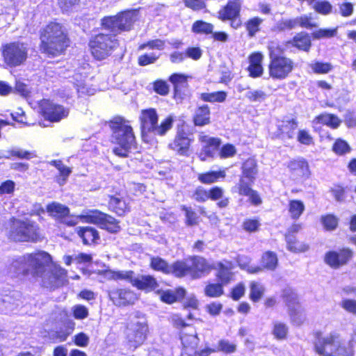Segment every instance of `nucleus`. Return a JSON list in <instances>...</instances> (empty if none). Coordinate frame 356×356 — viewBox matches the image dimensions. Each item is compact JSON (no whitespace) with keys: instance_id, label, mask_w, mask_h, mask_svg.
<instances>
[{"instance_id":"obj_1","label":"nucleus","mask_w":356,"mask_h":356,"mask_svg":"<svg viewBox=\"0 0 356 356\" xmlns=\"http://www.w3.org/2000/svg\"><path fill=\"white\" fill-rule=\"evenodd\" d=\"M9 272L13 276L31 275L40 279L47 288L62 284L66 278L67 270L52 262L51 255L44 251L29 253L14 260Z\"/></svg>"},{"instance_id":"obj_2","label":"nucleus","mask_w":356,"mask_h":356,"mask_svg":"<svg viewBox=\"0 0 356 356\" xmlns=\"http://www.w3.org/2000/svg\"><path fill=\"white\" fill-rule=\"evenodd\" d=\"M267 49L270 59L268 65L269 76L277 80L287 78L294 69L295 64L293 60L282 55L284 49L279 41H270Z\"/></svg>"},{"instance_id":"obj_3","label":"nucleus","mask_w":356,"mask_h":356,"mask_svg":"<svg viewBox=\"0 0 356 356\" xmlns=\"http://www.w3.org/2000/svg\"><path fill=\"white\" fill-rule=\"evenodd\" d=\"M113 131V142L118 146L113 148L115 154L126 157L134 146L135 136L129 121L122 118H116L111 122Z\"/></svg>"},{"instance_id":"obj_4","label":"nucleus","mask_w":356,"mask_h":356,"mask_svg":"<svg viewBox=\"0 0 356 356\" xmlns=\"http://www.w3.org/2000/svg\"><path fill=\"white\" fill-rule=\"evenodd\" d=\"M68 46V39L63 26L56 22L49 23L41 34V50L49 55L61 54Z\"/></svg>"},{"instance_id":"obj_5","label":"nucleus","mask_w":356,"mask_h":356,"mask_svg":"<svg viewBox=\"0 0 356 356\" xmlns=\"http://www.w3.org/2000/svg\"><path fill=\"white\" fill-rule=\"evenodd\" d=\"M141 123L142 137L145 141L148 142V135L153 134L154 135L163 136L169 131L174 122L172 115L168 116L164 120L158 124V115L155 109L149 108L143 110L140 115Z\"/></svg>"},{"instance_id":"obj_6","label":"nucleus","mask_w":356,"mask_h":356,"mask_svg":"<svg viewBox=\"0 0 356 356\" xmlns=\"http://www.w3.org/2000/svg\"><path fill=\"white\" fill-rule=\"evenodd\" d=\"M148 325L144 316H135L131 318L124 332L129 348L135 350L142 345L146 339Z\"/></svg>"},{"instance_id":"obj_7","label":"nucleus","mask_w":356,"mask_h":356,"mask_svg":"<svg viewBox=\"0 0 356 356\" xmlns=\"http://www.w3.org/2000/svg\"><path fill=\"white\" fill-rule=\"evenodd\" d=\"M118 46V41L115 34L99 33L90 41V47L93 57L99 60L109 56Z\"/></svg>"},{"instance_id":"obj_8","label":"nucleus","mask_w":356,"mask_h":356,"mask_svg":"<svg viewBox=\"0 0 356 356\" xmlns=\"http://www.w3.org/2000/svg\"><path fill=\"white\" fill-rule=\"evenodd\" d=\"M79 218L88 222L97 224L110 232L115 233L120 229L118 222L113 217L97 210L90 211L87 216H80L72 219L66 218L64 222L67 225L74 226L78 223Z\"/></svg>"},{"instance_id":"obj_9","label":"nucleus","mask_w":356,"mask_h":356,"mask_svg":"<svg viewBox=\"0 0 356 356\" xmlns=\"http://www.w3.org/2000/svg\"><path fill=\"white\" fill-rule=\"evenodd\" d=\"M38 225L31 220L15 219L13 222L10 237L15 241H37L40 238Z\"/></svg>"},{"instance_id":"obj_10","label":"nucleus","mask_w":356,"mask_h":356,"mask_svg":"<svg viewBox=\"0 0 356 356\" xmlns=\"http://www.w3.org/2000/svg\"><path fill=\"white\" fill-rule=\"evenodd\" d=\"M136 12L127 11L115 16L105 17L102 22L104 28L110 30L113 34L131 29L136 19Z\"/></svg>"},{"instance_id":"obj_11","label":"nucleus","mask_w":356,"mask_h":356,"mask_svg":"<svg viewBox=\"0 0 356 356\" xmlns=\"http://www.w3.org/2000/svg\"><path fill=\"white\" fill-rule=\"evenodd\" d=\"M2 55L4 63L10 67L23 64L27 58L28 48L22 42H11L3 47Z\"/></svg>"},{"instance_id":"obj_12","label":"nucleus","mask_w":356,"mask_h":356,"mask_svg":"<svg viewBox=\"0 0 356 356\" xmlns=\"http://www.w3.org/2000/svg\"><path fill=\"white\" fill-rule=\"evenodd\" d=\"M241 0H228L227 3L218 12V17L222 21H231V26L235 29L241 25L239 18Z\"/></svg>"},{"instance_id":"obj_13","label":"nucleus","mask_w":356,"mask_h":356,"mask_svg":"<svg viewBox=\"0 0 356 356\" xmlns=\"http://www.w3.org/2000/svg\"><path fill=\"white\" fill-rule=\"evenodd\" d=\"M110 300L117 307L134 305L138 300L136 293L129 289L113 288L108 291Z\"/></svg>"},{"instance_id":"obj_14","label":"nucleus","mask_w":356,"mask_h":356,"mask_svg":"<svg viewBox=\"0 0 356 356\" xmlns=\"http://www.w3.org/2000/svg\"><path fill=\"white\" fill-rule=\"evenodd\" d=\"M40 107L44 118L50 122H59L69 114L68 110L64 106L54 104L47 99L42 100Z\"/></svg>"},{"instance_id":"obj_15","label":"nucleus","mask_w":356,"mask_h":356,"mask_svg":"<svg viewBox=\"0 0 356 356\" xmlns=\"http://www.w3.org/2000/svg\"><path fill=\"white\" fill-rule=\"evenodd\" d=\"M180 339L183 346L181 356H194L199 343L195 329L193 327L184 328L181 332Z\"/></svg>"},{"instance_id":"obj_16","label":"nucleus","mask_w":356,"mask_h":356,"mask_svg":"<svg viewBox=\"0 0 356 356\" xmlns=\"http://www.w3.org/2000/svg\"><path fill=\"white\" fill-rule=\"evenodd\" d=\"M284 298L291 321L298 325H301L305 321V315L298 304L296 294L285 291Z\"/></svg>"},{"instance_id":"obj_17","label":"nucleus","mask_w":356,"mask_h":356,"mask_svg":"<svg viewBox=\"0 0 356 356\" xmlns=\"http://www.w3.org/2000/svg\"><path fill=\"white\" fill-rule=\"evenodd\" d=\"M353 257V252L348 248H343L339 252L330 251L326 253L325 261L333 268H338L346 264Z\"/></svg>"},{"instance_id":"obj_18","label":"nucleus","mask_w":356,"mask_h":356,"mask_svg":"<svg viewBox=\"0 0 356 356\" xmlns=\"http://www.w3.org/2000/svg\"><path fill=\"white\" fill-rule=\"evenodd\" d=\"M212 269L211 266L202 257H194L190 264L191 276L194 278H200L208 274Z\"/></svg>"},{"instance_id":"obj_19","label":"nucleus","mask_w":356,"mask_h":356,"mask_svg":"<svg viewBox=\"0 0 356 356\" xmlns=\"http://www.w3.org/2000/svg\"><path fill=\"white\" fill-rule=\"evenodd\" d=\"M199 140L204 144L203 151L200 154L202 161H205L207 157H211L213 151L216 149L220 144L218 138L209 137L203 133L200 134Z\"/></svg>"},{"instance_id":"obj_20","label":"nucleus","mask_w":356,"mask_h":356,"mask_svg":"<svg viewBox=\"0 0 356 356\" xmlns=\"http://www.w3.org/2000/svg\"><path fill=\"white\" fill-rule=\"evenodd\" d=\"M131 285L139 290L145 291L154 290L158 286L156 279L149 275H140L134 277V280H131Z\"/></svg>"},{"instance_id":"obj_21","label":"nucleus","mask_w":356,"mask_h":356,"mask_svg":"<svg viewBox=\"0 0 356 356\" xmlns=\"http://www.w3.org/2000/svg\"><path fill=\"white\" fill-rule=\"evenodd\" d=\"M218 268L217 277L220 283L224 285L227 284L233 278L232 270L234 268V264L232 261L225 260L218 264Z\"/></svg>"},{"instance_id":"obj_22","label":"nucleus","mask_w":356,"mask_h":356,"mask_svg":"<svg viewBox=\"0 0 356 356\" xmlns=\"http://www.w3.org/2000/svg\"><path fill=\"white\" fill-rule=\"evenodd\" d=\"M190 140L184 133H178L169 147L179 154H185L189 147Z\"/></svg>"},{"instance_id":"obj_23","label":"nucleus","mask_w":356,"mask_h":356,"mask_svg":"<svg viewBox=\"0 0 356 356\" xmlns=\"http://www.w3.org/2000/svg\"><path fill=\"white\" fill-rule=\"evenodd\" d=\"M297 127L298 124L294 120L282 121L277 126L278 136L282 138H292Z\"/></svg>"},{"instance_id":"obj_24","label":"nucleus","mask_w":356,"mask_h":356,"mask_svg":"<svg viewBox=\"0 0 356 356\" xmlns=\"http://www.w3.org/2000/svg\"><path fill=\"white\" fill-rule=\"evenodd\" d=\"M76 233L82 238L84 244L97 243L99 234L97 230L91 227H79L76 229Z\"/></svg>"},{"instance_id":"obj_25","label":"nucleus","mask_w":356,"mask_h":356,"mask_svg":"<svg viewBox=\"0 0 356 356\" xmlns=\"http://www.w3.org/2000/svg\"><path fill=\"white\" fill-rule=\"evenodd\" d=\"M47 212L56 219H63L68 216L70 209L60 203L54 202L47 206Z\"/></svg>"},{"instance_id":"obj_26","label":"nucleus","mask_w":356,"mask_h":356,"mask_svg":"<svg viewBox=\"0 0 356 356\" xmlns=\"http://www.w3.org/2000/svg\"><path fill=\"white\" fill-rule=\"evenodd\" d=\"M290 170L299 177L309 175V165L307 162L303 159H298L291 161L289 164Z\"/></svg>"},{"instance_id":"obj_27","label":"nucleus","mask_w":356,"mask_h":356,"mask_svg":"<svg viewBox=\"0 0 356 356\" xmlns=\"http://www.w3.org/2000/svg\"><path fill=\"white\" fill-rule=\"evenodd\" d=\"M257 163L253 159L246 160L242 166V176L250 183H254L257 174Z\"/></svg>"},{"instance_id":"obj_28","label":"nucleus","mask_w":356,"mask_h":356,"mask_svg":"<svg viewBox=\"0 0 356 356\" xmlns=\"http://www.w3.org/2000/svg\"><path fill=\"white\" fill-rule=\"evenodd\" d=\"M193 121L197 126H204L210 122V110L207 105L200 106L196 109Z\"/></svg>"},{"instance_id":"obj_29","label":"nucleus","mask_w":356,"mask_h":356,"mask_svg":"<svg viewBox=\"0 0 356 356\" xmlns=\"http://www.w3.org/2000/svg\"><path fill=\"white\" fill-rule=\"evenodd\" d=\"M50 163L51 165L56 167L59 171V175L56 176V182L60 186H63L66 183L68 177L72 172L71 169L65 165L60 161H52Z\"/></svg>"},{"instance_id":"obj_30","label":"nucleus","mask_w":356,"mask_h":356,"mask_svg":"<svg viewBox=\"0 0 356 356\" xmlns=\"http://www.w3.org/2000/svg\"><path fill=\"white\" fill-rule=\"evenodd\" d=\"M186 294V291L183 288H178L175 291L167 290L161 292V300L168 304H172L178 299L183 298Z\"/></svg>"},{"instance_id":"obj_31","label":"nucleus","mask_w":356,"mask_h":356,"mask_svg":"<svg viewBox=\"0 0 356 356\" xmlns=\"http://www.w3.org/2000/svg\"><path fill=\"white\" fill-rule=\"evenodd\" d=\"M289 43L305 51H308L311 47L310 37L308 34L304 33L297 34Z\"/></svg>"},{"instance_id":"obj_32","label":"nucleus","mask_w":356,"mask_h":356,"mask_svg":"<svg viewBox=\"0 0 356 356\" xmlns=\"http://www.w3.org/2000/svg\"><path fill=\"white\" fill-rule=\"evenodd\" d=\"M225 177L224 170L211 171L198 175V180L204 184H211L216 182L219 179H223Z\"/></svg>"},{"instance_id":"obj_33","label":"nucleus","mask_w":356,"mask_h":356,"mask_svg":"<svg viewBox=\"0 0 356 356\" xmlns=\"http://www.w3.org/2000/svg\"><path fill=\"white\" fill-rule=\"evenodd\" d=\"M313 122L321 123L335 129L340 125L341 121L335 115L323 113L316 117Z\"/></svg>"},{"instance_id":"obj_34","label":"nucleus","mask_w":356,"mask_h":356,"mask_svg":"<svg viewBox=\"0 0 356 356\" xmlns=\"http://www.w3.org/2000/svg\"><path fill=\"white\" fill-rule=\"evenodd\" d=\"M287 249L293 252H304L308 250L309 245L303 242L298 241L292 235H286Z\"/></svg>"},{"instance_id":"obj_35","label":"nucleus","mask_w":356,"mask_h":356,"mask_svg":"<svg viewBox=\"0 0 356 356\" xmlns=\"http://www.w3.org/2000/svg\"><path fill=\"white\" fill-rule=\"evenodd\" d=\"M170 274L176 277H183L186 275H191L190 264L188 262L177 261L170 265Z\"/></svg>"},{"instance_id":"obj_36","label":"nucleus","mask_w":356,"mask_h":356,"mask_svg":"<svg viewBox=\"0 0 356 356\" xmlns=\"http://www.w3.org/2000/svg\"><path fill=\"white\" fill-rule=\"evenodd\" d=\"M109 208L119 216H122L129 209L125 201L118 197L112 196L108 202Z\"/></svg>"},{"instance_id":"obj_37","label":"nucleus","mask_w":356,"mask_h":356,"mask_svg":"<svg viewBox=\"0 0 356 356\" xmlns=\"http://www.w3.org/2000/svg\"><path fill=\"white\" fill-rule=\"evenodd\" d=\"M188 76L184 74H173L170 78L169 81L173 84L175 95L177 96L179 90L186 88L188 86Z\"/></svg>"},{"instance_id":"obj_38","label":"nucleus","mask_w":356,"mask_h":356,"mask_svg":"<svg viewBox=\"0 0 356 356\" xmlns=\"http://www.w3.org/2000/svg\"><path fill=\"white\" fill-rule=\"evenodd\" d=\"M227 97V93L225 91H218L213 92H202L200 94V99L204 102L211 103L224 102Z\"/></svg>"},{"instance_id":"obj_39","label":"nucleus","mask_w":356,"mask_h":356,"mask_svg":"<svg viewBox=\"0 0 356 356\" xmlns=\"http://www.w3.org/2000/svg\"><path fill=\"white\" fill-rule=\"evenodd\" d=\"M236 261L241 269L245 270L249 273H257L262 270L261 267L250 266V259L247 256L239 255Z\"/></svg>"},{"instance_id":"obj_40","label":"nucleus","mask_w":356,"mask_h":356,"mask_svg":"<svg viewBox=\"0 0 356 356\" xmlns=\"http://www.w3.org/2000/svg\"><path fill=\"white\" fill-rule=\"evenodd\" d=\"M150 267L154 270L170 274V265L159 257H152L150 259Z\"/></svg>"},{"instance_id":"obj_41","label":"nucleus","mask_w":356,"mask_h":356,"mask_svg":"<svg viewBox=\"0 0 356 356\" xmlns=\"http://www.w3.org/2000/svg\"><path fill=\"white\" fill-rule=\"evenodd\" d=\"M250 300L254 302L259 301L264 294V286L261 283L252 282L250 284Z\"/></svg>"},{"instance_id":"obj_42","label":"nucleus","mask_w":356,"mask_h":356,"mask_svg":"<svg viewBox=\"0 0 356 356\" xmlns=\"http://www.w3.org/2000/svg\"><path fill=\"white\" fill-rule=\"evenodd\" d=\"M222 283H209L204 288V294L210 298H218L224 293Z\"/></svg>"},{"instance_id":"obj_43","label":"nucleus","mask_w":356,"mask_h":356,"mask_svg":"<svg viewBox=\"0 0 356 356\" xmlns=\"http://www.w3.org/2000/svg\"><path fill=\"white\" fill-rule=\"evenodd\" d=\"M213 29V24L202 21L197 20L195 22L192 26V31L197 34H209L211 33Z\"/></svg>"},{"instance_id":"obj_44","label":"nucleus","mask_w":356,"mask_h":356,"mask_svg":"<svg viewBox=\"0 0 356 356\" xmlns=\"http://www.w3.org/2000/svg\"><path fill=\"white\" fill-rule=\"evenodd\" d=\"M305 210V205L300 200H291L289 204V211L291 217L298 219Z\"/></svg>"},{"instance_id":"obj_45","label":"nucleus","mask_w":356,"mask_h":356,"mask_svg":"<svg viewBox=\"0 0 356 356\" xmlns=\"http://www.w3.org/2000/svg\"><path fill=\"white\" fill-rule=\"evenodd\" d=\"M263 267L268 270H274L277 265V255L273 252H266L261 259Z\"/></svg>"},{"instance_id":"obj_46","label":"nucleus","mask_w":356,"mask_h":356,"mask_svg":"<svg viewBox=\"0 0 356 356\" xmlns=\"http://www.w3.org/2000/svg\"><path fill=\"white\" fill-rule=\"evenodd\" d=\"M289 331L288 326L282 322L276 321L273 324V334L280 340L286 339Z\"/></svg>"},{"instance_id":"obj_47","label":"nucleus","mask_w":356,"mask_h":356,"mask_svg":"<svg viewBox=\"0 0 356 356\" xmlns=\"http://www.w3.org/2000/svg\"><path fill=\"white\" fill-rule=\"evenodd\" d=\"M263 22V19L259 17H253L250 19L245 23L246 30L250 37H253L259 31V26Z\"/></svg>"},{"instance_id":"obj_48","label":"nucleus","mask_w":356,"mask_h":356,"mask_svg":"<svg viewBox=\"0 0 356 356\" xmlns=\"http://www.w3.org/2000/svg\"><path fill=\"white\" fill-rule=\"evenodd\" d=\"M321 220L324 228L328 231L335 229L339 222V218L332 214L322 216Z\"/></svg>"},{"instance_id":"obj_49","label":"nucleus","mask_w":356,"mask_h":356,"mask_svg":"<svg viewBox=\"0 0 356 356\" xmlns=\"http://www.w3.org/2000/svg\"><path fill=\"white\" fill-rule=\"evenodd\" d=\"M252 184L246 178L241 177L234 190L241 195H248L252 189L250 187Z\"/></svg>"},{"instance_id":"obj_50","label":"nucleus","mask_w":356,"mask_h":356,"mask_svg":"<svg viewBox=\"0 0 356 356\" xmlns=\"http://www.w3.org/2000/svg\"><path fill=\"white\" fill-rule=\"evenodd\" d=\"M245 97L252 102H261L266 98V94L261 90H250L245 94Z\"/></svg>"},{"instance_id":"obj_51","label":"nucleus","mask_w":356,"mask_h":356,"mask_svg":"<svg viewBox=\"0 0 356 356\" xmlns=\"http://www.w3.org/2000/svg\"><path fill=\"white\" fill-rule=\"evenodd\" d=\"M313 8L317 13L325 15L331 13L332 11V5L325 1L316 2Z\"/></svg>"},{"instance_id":"obj_52","label":"nucleus","mask_w":356,"mask_h":356,"mask_svg":"<svg viewBox=\"0 0 356 356\" xmlns=\"http://www.w3.org/2000/svg\"><path fill=\"white\" fill-rule=\"evenodd\" d=\"M310 67L315 73L325 74L332 70V66L329 63L315 62L310 64Z\"/></svg>"},{"instance_id":"obj_53","label":"nucleus","mask_w":356,"mask_h":356,"mask_svg":"<svg viewBox=\"0 0 356 356\" xmlns=\"http://www.w3.org/2000/svg\"><path fill=\"white\" fill-rule=\"evenodd\" d=\"M95 273L99 275V281L102 282L106 280L115 281V270L110 269L108 267H105L104 269L97 270Z\"/></svg>"},{"instance_id":"obj_54","label":"nucleus","mask_w":356,"mask_h":356,"mask_svg":"<svg viewBox=\"0 0 356 356\" xmlns=\"http://www.w3.org/2000/svg\"><path fill=\"white\" fill-rule=\"evenodd\" d=\"M73 316L76 319L82 320L88 316L89 312L86 306L81 305H76L72 308Z\"/></svg>"},{"instance_id":"obj_55","label":"nucleus","mask_w":356,"mask_h":356,"mask_svg":"<svg viewBox=\"0 0 356 356\" xmlns=\"http://www.w3.org/2000/svg\"><path fill=\"white\" fill-rule=\"evenodd\" d=\"M10 158L12 156H15L22 159H30L35 156L33 152H29L25 149L15 148L10 150Z\"/></svg>"},{"instance_id":"obj_56","label":"nucleus","mask_w":356,"mask_h":356,"mask_svg":"<svg viewBox=\"0 0 356 356\" xmlns=\"http://www.w3.org/2000/svg\"><path fill=\"white\" fill-rule=\"evenodd\" d=\"M165 47V42L163 40H161L160 39H156L153 40H150L147 42V43L142 44L139 46V50L145 49L147 47H149L152 49H158V50H162L164 49Z\"/></svg>"},{"instance_id":"obj_57","label":"nucleus","mask_w":356,"mask_h":356,"mask_svg":"<svg viewBox=\"0 0 356 356\" xmlns=\"http://www.w3.org/2000/svg\"><path fill=\"white\" fill-rule=\"evenodd\" d=\"M350 150L348 144L343 140H337L333 145V151L337 154H343L349 152Z\"/></svg>"},{"instance_id":"obj_58","label":"nucleus","mask_w":356,"mask_h":356,"mask_svg":"<svg viewBox=\"0 0 356 356\" xmlns=\"http://www.w3.org/2000/svg\"><path fill=\"white\" fill-rule=\"evenodd\" d=\"M134 273L132 270H115V281L124 280L131 284V280H134Z\"/></svg>"},{"instance_id":"obj_59","label":"nucleus","mask_w":356,"mask_h":356,"mask_svg":"<svg viewBox=\"0 0 356 356\" xmlns=\"http://www.w3.org/2000/svg\"><path fill=\"white\" fill-rule=\"evenodd\" d=\"M159 55H156L154 53L145 54L139 56L138 63L141 66L154 63L159 58Z\"/></svg>"},{"instance_id":"obj_60","label":"nucleus","mask_w":356,"mask_h":356,"mask_svg":"<svg viewBox=\"0 0 356 356\" xmlns=\"http://www.w3.org/2000/svg\"><path fill=\"white\" fill-rule=\"evenodd\" d=\"M236 154V149L233 145L227 144L220 149V156L222 159H226L234 156Z\"/></svg>"},{"instance_id":"obj_61","label":"nucleus","mask_w":356,"mask_h":356,"mask_svg":"<svg viewBox=\"0 0 356 356\" xmlns=\"http://www.w3.org/2000/svg\"><path fill=\"white\" fill-rule=\"evenodd\" d=\"M154 90L161 95H166L169 92V86L165 81L159 80L154 82Z\"/></svg>"},{"instance_id":"obj_62","label":"nucleus","mask_w":356,"mask_h":356,"mask_svg":"<svg viewBox=\"0 0 356 356\" xmlns=\"http://www.w3.org/2000/svg\"><path fill=\"white\" fill-rule=\"evenodd\" d=\"M206 311L211 316L220 314L222 309V305L219 302H212L206 305Z\"/></svg>"},{"instance_id":"obj_63","label":"nucleus","mask_w":356,"mask_h":356,"mask_svg":"<svg viewBox=\"0 0 356 356\" xmlns=\"http://www.w3.org/2000/svg\"><path fill=\"white\" fill-rule=\"evenodd\" d=\"M15 183L11 180H7L0 185V195L11 194L14 192Z\"/></svg>"},{"instance_id":"obj_64","label":"nucleus","mask_w":356,"mask_h":356,"mask_svg":"<svg viewBox=\"0 0 356 356\" xmlns=\"http://www.w3.org/2000/svg\"><path fill=\"white\" fill-rule=\"evenodd\" d=\"M341 306L348 312L356 315V300L344 299L341 301Z\"/></svg>"}]
</instances>
